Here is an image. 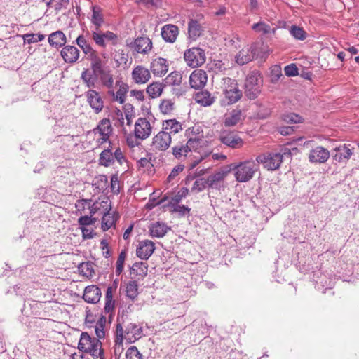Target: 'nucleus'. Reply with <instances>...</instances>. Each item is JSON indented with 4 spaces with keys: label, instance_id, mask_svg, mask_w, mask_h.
<instances>
[{
    "label": "nucleus",
    "instance_id": "6",
    "mask_svg": "<svg viewBox=\"0 0 359 359\" xmlns=\"http://www.w3.org/2000/svg\"><path fill=\"white\" fill-rule=\"evenodd\" d=\"M222 90L228 104L236 103L242 97L236 81L229 77L223 79Z\"/></svg>",
    "mask_w": 359,
    "mask_h": 359
},
{
    "label": "nucleus",
    "instance_id": "41",
    "mask_svg": "<svg viewBox=\"0 0 359 359\" xmlns=\"http://www.w3.org/2000/svg\"><path fill=\"white\" fill-rule=\"evenodd\" d=\"M116 290V285L109 286L107 289L105 294V304L104 308L106 313H110L114 311L115 304L114 301L113 300V294Z\"/></svg>",
    "mask_w": 359,
    "mask_h": 359
},
{
    "label": "nucleus",
    "instance_id": "3",
    "mask_svg": "<svg viewBox=\"0 0 359 359\" xmlns=\"http://www.w3.org/2000/svg\"><path fill=\"white\" fill-rule=\"evenodd\" d=\"M78 348L90 354L94 358L103 359L102 343L98 339L91 337L87 332H82L78 344Z\"/></svg>",
    "mask_w": 359,
    "mask_h": 359
},
{
    "label": "nucleus",
    "instance_id": "14",
    "mask_svg": "<svg viewBox=\"0 0 359 359\" xmlns=\"http://www.w3.org/2000/svg\"><path fill=\"white\" fill-rule=\"evenodd\" d=\"M256 52L257 48L255 43L245 46L235 56V61L239 65H245L253 60Z\"/></svg>",
    "mask_w": 359,
    "mask_h": 359
},
{
    "label": "nucleus",
    "instance_id": "45",
    "mask_svg": "<svg viewBox=\"0 0 359 359\" xmlns=\"http://www.w3.org/2000/svg\"><path fill=\"white\" fill-rule=\"evenodd\" d=\"M184 136L187 140L197 138H203V133L201 128L198 126H194L188 128L184 133Z\"/></svg>",
    "mask_w": 359,
    "mask_h": 359
},
{
    "label": "nucleus",
    "instance_id": "13",
    "mask_svg": "<svg viewBox=\"0 0 359 359\" xmlns=\"http://www.w3.org/2000/svg\"><path fill=\"white\" fill-rule=\"evenodd\" d=\"M171 142L170 135L161 130L152 138L151 147L153 151H165L170 147Z\"/></svg>",
    "mask_w": 359,
    "mask_h": 359
},
{
    "label": "nucleus",
    "instance_id": "20",
    "mask_svg": "<svg viewBox=\"0 0 359 359\" xmlns=\"http://www.w3.org/2000/svg\"><path fill=\"white\" fill-rule=\"evenodd\" d=\"M150 69L154 76H163L168 71V62L163 57L155 58L151 62Z\"/></svg>",
    "mask_w": 359,
    "mask_h": 359
},
{
    "label": "nucleus",
    "instance_id": "52",
    "mask_svg": "<svg viewBox=\"0 0 359 359\" xmlns=\"http://www.w3.org/2000/svg\"><path fill=\"white\" fill-rule=\"evenodd\" d=\"M182 76L180 72H172L166 78V82L169 85L175 86L180 85L182 82Z\"/></svg>",
    "mask_w": 359,
    "mask_h": 359
},
{
    "label": "nucleus",
    "instance_id": "21",
    "mask_svg": "<svg viewBox=\"0 0 359 359\" xmlns=\"http://www.w3.org/2000/svg\"><path fill=\"white\" fill-rule=\"evenodd\" d=\"M102 293L100 289L94 285L86 287L83 299L88 303L95 304L100 299Z\"/></svg>",
    "mask_w": 359,
    "mask_h": 359
},
{
    "label": "nucleus",
    "instance_id": "51",
    "mask_svg": "<svg viewBox=\"0 0 359 359\" xmlns=\"http://www.w3.org/2000/svg\"><path fill=\"white\" fill-rule=\"evenodd\" d=\"M131 271L137 276H144L147 273V265L144 262H136L131 267Z\"/></svg>",
    "mask_w": 359,
    "mask_h": 359
},
{
    "label": "nucleus",
    "instance_id": "38",
    "mask_svg": "<svg viewBox=\"0 0 359 359\" xmlns=\"http://www.w3.org/2000/svg\"><path fill=\"white\" fill-rule=\"evenodd\" d=\"M88 59L90 61L91 70L95 74H97L99 72H100L106 68L104 67V62H102V59L99 57L96 51L89 55Z\"/></svg>",
    "mask_w": 359,
    "mask_h": 359
},
{
    "label": "nucleus",
    "instance_id": "40",
    "mask_svg": "<svg viewBox=\"0 0 359 359\" xmlns=\"http://www.w3.org/2000/svg\"><path fill=\"white\" fill-rule=\"evenodd\" d=\"M242 118V112L239 109H234L225 115L224 123L225 126L231 127L236 126Z\"/></svg>",
    "mask_w": 359,
    "mask_h": 359
},
{
    "label": "nucleus",
    "instance_id": "2",
    "mask_svg": "<svg viewBox=\"0 0 359 359\" xmlns=\"http://www.w3.org/2000/svg\"><path fill=\"white\" fill-rule=\"evenodd\" d=\"M142 336V329L138 325L133 323H128L125 329L121 324L116 325V343L121 344L123 339L129 343H134Z\"/></svg>",
    "mask_w": 359,
    "mask_h": 359
},
{
    "label": "nucleus",
    "instance_id": "17",
    "mask_svg": "<svg viewBox=\"0 0 359 359\" xmlns=\"http://www.w3.org/2000/svg\"><path fill=\"white\" fill-rule=\"evenodd\" d=\"M155 249V244L152 241L144 240L139 243L136 248V255L140 259L147 260Z\"/></svg>",
    "mask_w": 359,
    "mask_h": 359
},
{
    "label": "nucleus",
    "instance_id": "1",
    "mask_svg": "<svg viewBox=\"0 0 359 359\" xmlns=\"http://www.w3.org/2000/svg\"><path fill=\"white\" fill-rule=\"evenodd\" d=\"M259 167L257 161L252 159L231 163L229 166L230 171L233 172L236 180L241 183L250 181L258 171Z\"/></svg>",
    "mask_w": 359,
    "mask_h": 359
},
{
    "label": "nucleus",
    "instance_id": "8",
    "mask_svg": "<svg viewBox=\"0 0 359 359\" xmlns=\"http://www.w3.org/2000/svg\"><path fill=\"white\" fill-rule=\"evenodd\" d=\"M90 36L97 46L105 48L108 43L115 46L118 42V36L111 31L102 32L100 29H92Z\"/></svg>",
    "mask_w": 359,
    "mask_h": 359
},
{
    "label": "nucleus",
    "instance_id": "29",
    "mask_svg": "<svg viewBox=\"0 0 359 359\" xmlns=\"http://www.w3.org/2000/svg\"><path fill=\"white\" fill-rule=\"evenodd\" d=\"M195 101L203 107H210L215 101V97L208 90H201L194 95Z\"/></svg>",
    "mask_w": 359,
    "mask_h": 359
},
{
    "label": "nucleus",
    "instance_id": "35",
    "mask_svg": "<svg viewBox=\"0 0 359 359\" xmlns=\"http://www.w3.org/2000/svg\"><path fill=\"white\" fill-rule=\"evenodd\" d=\"M203 32V27L198 21L193 19L189 20L188 24V34L189 39L195 41L202 34Z\"/></svg>",
    "mask_w": 359,
    "mask_h": 359
},
{
    "label": "nucleus",
    "instance_id": "36",
    "mask_svg": "<svg viewBox=\"0 0 359 359\" xmlns=\"http://www.w3.org/2000/svg\"><path fill=\"white\" fill-rule=\"evenodd\" d=\"M66 36L62 31H56L48 36V42L51 46L60 48L66 43Z\"/></svg>",
    "mask_w": 359,
    "mask_h": 359
},
{
    "label": "nucleus",
    "instance_id": "9",
    "mask_svg": "<svg viewBox=\"0 0 359 359\" xmlns=\"http://www.w3.org/2000/svg\"><path fill=\"white\" fill-rule=\"evenodd\" d=\"M219 140L222 144L233 149H241L244 145V141L238 133L233 130H222L219 135Z\"/></svg>",
    "mask_w": 359,
    "mask_h": 359
},
{
    "label": "nucleus",
    "instance_id": "48",
    "mask_svg": "<svg viewBox=\"0 0 359 359\" xmlns=\"http://www.w3.org/2000/svg\"><path fill=\"white\" fill-rule=\"evenodd\" d=\"M105 323H106L105 317L102 316L101 318H100L99 320L96 323V325L95 327V331L96 336L97 337V339H98L99 340L100 339H103L105 336V330H104Z\"/></svg>",
    "mask_w": 359,
    "mask_h": 359
},
{
    "label": "nucleus",
    "instance_id": "18",
    "mask_svg": "<svg viewBox=\"0 0 359 359\" xmlns=\"http://www.w3.org/2000/svg\"><path fill=\"white\" fill-rule=\"evenodd\" d=\"M87 102L96 114L100 112L104 107L103 100L97 91L90 89L86 92Z\"/></svg>",
    "mask_w": 359,
    "mask_h": 359
},
{
    "label": "nucleus",
    "instance_id": "5",
    "mask_svg": "<svg viewBox=\"0 0 359 359\" xmlns=\"http://www.w3.org/2000/svg\"><path fill=\"white\" fill-rule=\"evenodd\" d=\"M113 147L111 142H109V147L104 149L99 157V164L104 166H111L115 161H116L120 165H122L126 161V158L119 147L115 149L114 151H112Z\"/></svg>",
    "mask_w": 359,
    "mask_h": 359
},
{
    "label": "nucleus",
    "instance_id": "30",
    "mask_svg": "<svg viewBox=\"0 0 359 359\" xmlns=\"http://www.w3.org/2000/svg\"><path fill=\"white\" fill-rule=\"evenodd\" d=\"M353 152L349 145L344 144L334 149L333 158L338 162H343L350 158Z\"/></svg>",
    "mask_w": 359,
    "mask_h": 359
},
{
    "label": "nucleus",
    "instance_id": "25",
    "mask_svg": "<svg viewBox=\"0 0 359 359\" xmlns=\"http://www.w3.org/2000/svg\"><path fill=\"white\" fill-rule=\"evenodd\" d=\"M61 56L67 63H74L79 57V50L74 46H65L61 50Z\"/></svg>",
    "mask_w": 359,
    "mask_h": 359
},
{
    "label": "nucleus",
    "instance_id": "10",
    "mask_svg": "<svg viewBox=\"0 0 359 359\" xmlns=\"http://www.w3.org/2000/svg\"><path fill=\"white\" fill-rule=\"evenodd\" d=\"M184 58L187 65L193 68L203 65L206 61L205 51L200 48H192L186 50Z\"/></svg>",
    "mask_w": 359,
    "mask_h": 359
},
{
    "label": "nucleus",
    "instance_id": "16",
    "mask_svg": "<svg viewBox=\"0 0 359 359\" xmlns=\"http://www.w3.org/2000/svg\"><path fill=\"white\" fill-rule=\"evenodd\" d=\"M330 156V151L326 148L318 146L309 151V161L312 163H324Z\"/></svg>",
    "mask_w": 359,
    "mask_h": 359
},
{
    "label": "nucleus",
    "instance_id": "42",
    "mask_svg": "<svg viewBox=\"0 0 359 359\" xmlns=\"http://www.w3.org/2000/svg\"><path fill=\"white\" fill-rule=\"evenodd\" d=\"M117 218L114 212H110V210L106 211L103 213L102 218V229L103 231H107L111 227L115 225Z\"/></svg>",
    "mask_w": 359,
    "mask_h": 359
},
{
    "label": "nucleus",
    "instance_id": "28",
    "mask_svg": "<svg viewBox=\"0 0 359 359\" xmlns=\"http://www.w3.org/2000/svg\"><path fill=\"white\" fill-rule=\"evenodd\" d=\"M91 11L92 14L90 18V23L92 24L91 29H100L104 22L102 8L99 6H93L91 8Z\"/></svg>",
    "mask_w": 359,
    "mask_h": 359
},
{
    "label": "nucleus",
    "instance_id": "47",
    "mask_svg": "<svg viewBox=\"0 0 359 359\" xmlns=\"http://www.w3.org/2000/svg\"><path fill=\"white\" fill-rule=\"evenodd\" d=\"M290 34L297 40L303 41L306 38V33L304 29L297 25L290 27Z\"/></svg>",
    "mask_w": 359,
    "mask_h": 359
},
{
    "label": "nucleus",
    "instance_id": "61",
    "mask_svg": "<svg viewBox=\"0 0 359 359\" xmlns=\"http://www.w3.org/2000/svg\"><path fill=\"white\" fill-rule=\"evenodd\" d=\"M285 74L287 76H294L298 75V68L294 64H290L285 67Z\"/></svg>",
    "mask_w": 359,
    "mask_h": 359
},
{
    "label": "nucleus",
    "instance_id": "4",
    "mask_svg": "<svg viewBox=\"0 0 359 359\" xmlns=\"http://www.w3.org/2000/svg\"><path fill=\"white\" fill-rule=\"evenodd\" d=\"M113 128L111 121L108 118L102 119L97 126L92 130L93 138L97 147H101L104 143L111 142L109 137L112 134Z\"/></svg>",
    "mask_w": 359,
    "mask_h": 359
},
{
    "label": "nucleus",
    "instance_id": "22",
    "mask_svg": "<svg viewBox=\"0 0 359 359\" xmlns=\"http://www.w3.org/2000/svg\"><path fill=\"white\" fill-rule=\"evenodd\" d=\"M183 130L182 123L176 119H168L165 120L162 122L161 130L166 134L170 135L171 137L172 135H175Z\"/></svg>",
    "mask_w": 359,
    "mask_h": 359
},
{
    "label": "nucleus",
    "instance_id": "7",
    "mask_svg": "<svg viewBox=\"0 0 359 359\" xmlns=\"http://www.w3.org/2000/svg\"><path fill=\"white\" fill-rule=\"evenodd\" d=\"M262 83V79L260 73L257 71L250 72L245 83L246 96L250 100L255 99L261 92Z\"/></svg>",
    "mask_w": 359,
    "mask_h": 359
},
{
    "label": "nucleus",
    "instance_id": "27",
    "mask_svg": "<svg viewBox=\"0 0 359 359\" xmlns=\"http://www.w3.org/2000/svg\"><path fill=\"white\" fill-rule=\"evenodd\" d=\"M116 85L118 87L117 91L114 92L113 90H111L109 91V94L112 96L114 100L123 104L125 102L126 95L129 87L128 84L121 81H116Z\"/></svg>",
    "mask_w": 359,
    "mask_h": 359
},
{
    "label": "nucleus",
    "instance_id": "55",
    "mask_svg": "<svg viewBox=\"0 0 359 359\" xmlns=\"http://www.w3.org/2000/svg\"><path fill=\"white\" fill-rule=\"evenodd\" d=\"M283 121L287 123H299L304 121V118L294 113H290L283 116Z\"/></svg>",
    "mask_w": 359,
    "mask_h": 359
},
{
    "label": "nucleus",
    "instance_id": "12",
    "mask_svg": "<svg viewBox=\"0 0 359 359\" xmlns=\"http://www.w3.org/2000/svg\"><path fill=\"white\" fill-rule=\"evenodd\" d=\"M153 130V125L147 118H139L135 123L134 133L137 139L143 140L148 138Z\"/></svg>",
    "mask_w": 359,
    "mask_h": 359
},
{
    "label": "nucleus",
    "instance_id": "34",
    "mask_svg": "<svg viewBox=\"0 0 359 359\" xmlns=\"http://www.w3.org/2000/svg\"><path fill=\"white\" fill-rule=\"evenodd\" d=\"M164 88L165 85L163 83L154 81L147 87L146 92L149 98L155 99L162 95Z\"/></svg>",
    "mask_w": 359,
    "mask_h": 359
},
{
    "label": "nucleus",
    "instance_id": "57",
    "mask_svg": "<svg viewBox=\"0 0 359 359\" xmlns=\"http://www.w3.org/2000/svg\"><path fill=\"white\" fill-rule=\"evenodd\" d=\"M24 40L27 43H36L39 41H41L44 39L45 36L43 34H27L24 35Z\"/></svg>",
    "mask_w": 359,
    "mask_h": 359
},
{
    "label": "nucleus",
    "instance_id": "58",
    "mask_svg": "<svg viewBox=\"0 0 359 359\" xmlns=\"http://www.w3.org/2000/svg\"><path fill=\"white\" fill-rule=\"evenodd\" d=\"M189 194V189L186 187L180 189L177 193L172 198L171 202L178 203L182 198H185Z\"/></svg>",
    "mask_w": 359,
    "mask_h": 359
},
{
    "label": "nucleus",
    "instance_id": "33",
    "mask_svg": "<svg viewBox=\"0 0 359 359\" xmlns=\"http://www.w3.org/2000/svg\"><path fill=\"white\" fill-rule=\"evenodd\" d=\"M172 154L174 156L180 160H182L185 158H191L193 156L192 153L191 152V150L187 147V144H179L172 147Z\"/></svg>",
    "mask_w": 359,
    "mask_h": 359
},
{
    "label": "nucleus",
    "instance_id": "50",
    "mask_svg": "<svg viewBox=\"0 0 359 359\" xmlns=\"http://www.w3.org/2000/svg\"><path fill=\"white\" fill-rule=\"evenodd\" d=\"M159 109L164 114H169L174 110V102L170 99L161 100L159 104Z\"/></svg>",
    "mask_w": 359,
    "mask_h": 359
},
{
    "label": "nucleus",
    "instance_id": "64",
    "mask_svg": "<svg viewBox=\"0 0 359 359\" xmlns=\"http://www.w3.org/2000/svg\"><path fill=\"white\" fill-rule=\"evenodd\" d=\"M79 269L81 273L84 276H88L92 275L93 269L90 264L88 263H82L79 266Z\"/></svg>",
    "mask_w": 359,
    "mask_h": 359
},
{
    "label": "nucleus",
    "instance_id": "32",
    "mask_svg": "<svg viewBox=\"0 0 359 359\" xmlns=\"http://www.w3.org/2000/svg\"><path fill=\"white\" fill-rule=\"evenodd\" d=\"M97 75H98V79L103 86L112 89L114 86V76L109 68H105Z\"/></svg>",
    "mask_w": 359,
    "mask_h": 359
},
{
    "label": "nucleus",
    "instance_id": "53",
    "mask_svg": "<svg viewBox=\"0 0 359 359\" xmlns=\"http://www.w3.org/2000/svg\"><path fill=\"white\" fill-rule=\"evenodd\" d=\"M282 76L281 67L279 65H275L271 68L270 80L271 83H277Z\"/></svg>",
    "mask_w": 359,
    "mask_h": 359
},
{
    "label": "nucleus",
    "instance_id": "23",
    "mask_svg": "<svg viewBox=\"0 0 359 359\" xmlns=\"http://www.w3.org/2000/svg\"><path fill=\"white\" fill-rule=\"evenodd\" d=\"M134 50L142 54H147L152 48V42L148 37H138L133 44Z\"/></svg>",
    "mask_w": 359,
    "mask_h": 359
},
{
    "label": "nucleus",
    "instance_id": "24",
    "mask_svg": "<svg viewBox=\"0 0 359 359\" xmlns=\"http://www.w3.org/2000/svg\"><path fill=\"white\" fill-rule=\"evenodd\" d=\"M149 234L153 238H163L170 228L164 222L157 221L150 224Z\"/></svg>",
    "mask_w": 359,
    "mask_h": 359
},
{
    "label": "nucleus",
    "instance_id": "43",
    "mask_svg": "<svg viewBox=\"0 0 359 359\" xmlns=\"http://www.w3.org/2000/svg\"><path fill=\"white\" fill-rule=\"evenodd\" d=\"M252 29L255 32L262 34H268L270 33L275 34L276 31V28L271 27L269 24L264 22V21H259L257 23H255L252 26Z\"/></svg>",
    "mask_w": 359,
    "mask_h": 359
},
{
    "label": "nucleus",
    "instance_id": "11",
    "mask_svg": "<svg viewBox=\"0 0 359 359\" xmlns=\"http://www.w3.org/2000/svg\"><path fill=\"white\" fill-rule=\"evenodd\" d=\"M283 156L280 153H269L258 156L256 158L258 164L262 163L267 170H275L278 169L283 162Z\"/></svg>",
    "mask_w": 359,
    "mask_h": 359
},
{
    "label": "nucleus",
    "instance_id": "59",
    "mask_svg": "<svg viewBox=\"0 0 359 359\" xmlns=\"http://www.w3.org/2000/svg\"><path fill=\"white\" fill-rule=\"evenodd\" d=\"M111 191L114 194L120 192V181L118 175H113L111 177Z\"/></svg>",
    "mask_w": 359,
    "mask_h": 359
},
{
    "label": "nucleus",
    "instance_id": "39",
    "mask_svg": "<svg viewBox=\"0 0 359 359\" xmlns=\"http://www.w3.org/2000/svg\"><path fill=\"white\" fill-rule=\"evenodd\" d=\"M81 78L88 88H94L96 86L98 75L95 74L93 71L90 72L89 69H85L82 72Z\"/></svg>",
    "mask_w": 359,
    "mask_h": 359
},
{
    "label": "nucleus",
    "instance_id": "62",
    "mask_svg": "<svg viewBox=\"0 0 359 359\" xmlns=\"http://www.w3.org/2000/svg\"><path fill=\"white\" fill-rule=\"evenodd\" d=\"M125 257H126L125 253L122 252H121V254L119 255V256L117 259L116 269V273L117 275L121 274V273L123 270V264H124Z\"/></svg>",
    "mask_w": 359,
    "mask_h": 359
},
{
    "label": "nucleus",
    "instance_id": "37",
    "mask_svg": "<svg viewBox=\"0 0 359 359\" xmlns=\"http://www.w3.org/2000/svg\"><path fill=\"white\" fill-rule=\"evenodd\" d=\"M111 203L108 201H95L90 206V214L91 216L100 212L103 214L104 212L111 210Z\"/></svg>",
    "mask_w": 359,
    "mask_h": 359
},
{
    "label": "nucleus",
    "instance_id": "56",
    "mask_svg": "<svg viewBox=\"0 0 359 359\" xmlns=\"http://www.w3.org/2000/svg\"><path fill=\"white\" fill-rule=\"evenodd\" d=\"M207 187H208V184H207L206 180L203 179V178H201V179L196 180L194 182V183L191 187V191L200 192V191L204 190Z\"/></svg>",
    "mask_w": 359,
    "mask_h": 359
},
{
    "label": "nucleus",
    "instance_id": "54",
    "mask_svg": "<svg viewBox=\"0 0 359 359\" xmlns=\"http://www.w3.org/2000/svg\"><path fill=\"white\" fill-rule=\"evenodd\" d=\"M126 359H142V355L136 346H132L126 352Z\"/></svg>",
    "mask_w": 359,
    "mask_h": 359
},
{
    "label": "nucleus",
    "instance_id": "26",
    "mask_svg": "<svg viewBox=\"0 0 359 359\" xmlns=\"http://www.w3.org/2000/svg\"><path fill=\"white\" fill-rule=\"evenodd\" d=\"M178 34L179 29L175 25H165L161 29V36L166 42L174 43Z\"/></svg>",
    "mask_w": 359,
    "mask_h": 359
},
{
    "label": "nucleus",
    "instance_id": "15",
    "mask_svg": "<svg viewBox=\"0 0 359 359\" xmlns=\"http://www.w3.org/2000/svg\"><path fill=\"white\" fill-rule=\"evenodd\" d=\"M189 84L194 89L203 88L207 83L208 75L205 71L196 69L189 76Z\"/></svg>",
    "mask_w": 359,
    "mask_h": 359
},
{
    "label": "nucleus",
    "instance_id": "31",
    "mask_svg": "<svg viewBox=\"0 0 359 359\" xmlns=\"http://www.w3.org/2000/svg\"><path fill=\"white\" fill-rule=\"evenodd\" d=\"M228 174L227 171H219L209 175L206 180L208 187L219 189V183L223 182Z\"/></svg>",
    "mask_w": 359,
    "mask_h": 359
},
{
    "label": "nucleus",
    "instance_id": "63",
    "mask_svg": "<svg viewBox=\"0 0 359 359\" xmlns=\"http://www.w3.org/2000/svg\"><path fill=\"white\" fill-rule=\"evenodd\" d=\"M95 184H97V187L100 189H105L108 186V179L106 175H101L97 178Z\"/></svg>",
    "mask_w": 359,
    "mask_h": 359
},
{
    "label": "nucleus",
    "instance_id": "60",
    "mask_svg": "<svg viewBox=\"0 0 359 359\" xmlns=\"http://www.w3.org/2000/svg\"><path fill=\"white\" fill-rule=\"evenodd\" d=\"M184 168V166L182 165H178L175 166L172 171L170 172V175H168L167 178V181L168 182H171L172 180L175 179V177L183 171Z\"/></svg>",
    "mask_w": 359,
    "mask_h": 359
},
{
    "label": "nucleus",
    "instance_id": "19",
    "mask_svg": "<svg viewBox=\"0 0 359 359\" xmlns=\"http://www.w3.org/2000/svg\"><path fill=\"white\" fill-rule=\"evenodd\" d=\"M133 81L137 84H144L151 78L150 71L144 66L135 67L131 72Z\"/></svg>",
    "mask_w": 359,
    "mask_h": 359
},
{
    "label": "nucleus",
    "instance_id": "49",
    "mask_svg": "<svg viewBox=\"0 0 359 359\" xmlns=\"http://www.w3.org/2000/svg\"><path fill=\"white\" fill-rule=\"evenodd\" d=\"M187 147H188L191 152L198 154V149L201 148L203 144V138H196L192 140H187Z\"/></svg>",
    "mask_w": 359,
    "mask_h": 359
},
{
    "label": "nucleus",
    "instance_id": "44",
    "mask_svg": "<svg viewBox=\"0 0 359 359\" xmlns=\"http://www.w3.org/2000/svg\"><path fill=\"white\" fill-rule=\"evenodd\" d=\"M76 43L86 55H89L95 51L86 39V37L83 34L79 35L76 38Z\"/></svg>",
    "mask_w": 359,
    "mask_h": 359
},
{
    "label": "nucleus",
    "instance_id": "46",
    "mask_svg": "<svg viewBox=\"0 0 359 359\" xmlns=\"http://www.w3.org/2000/svg\"><path fill=\"white\" fill-rule=\"evenodd\" d=\"M126 295L128 298L134 300L138 294V285L136 281L130 280L126 285Z\"/></svg>",
    "mask_w": 359,
    "mask_h": 359
}]
</instances>
